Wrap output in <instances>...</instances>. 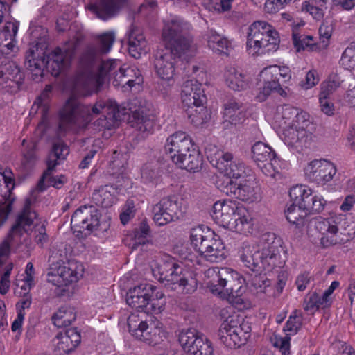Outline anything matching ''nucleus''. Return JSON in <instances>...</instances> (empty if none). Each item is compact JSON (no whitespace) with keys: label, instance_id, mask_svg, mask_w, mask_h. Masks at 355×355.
<instances>
[{"label":"nucleus","instance_id":"nucleus-1","mask_svg":"<svg viewBox=\"0 0 355 355\" xmlns=\"http://www.w3.org/2000/svg\"><path fill=\"white\" fill-rule=\"evenodd\" d=\"M263 247L259 250L257 246L245 245L241 251V259L251 270L261 272L278 266L282 241L273 232L262 235Z\"/></svg>","mask_w":355,"mask_h":355},{"label":"nucleus","instance_id":"nucleus-2","mask_svg":"<svg viewBox=\"0 0 355 355\" xmlns=\"http://www.w3.org/2000/svg\"><path fill=\"white\" fill-rule=\"evenodd\" d=\"M206 275L209 279L207 285L212 293L232 303L243 304L245 279L239 273L228 268H216L208 269Z\"/></svg>","mask_w":355,"mask_h":355},{"label":"nucleus","instance_id":"nucleus-3","mask_svg":"<svg viewBox=\"0 0 355 355\" xmlns=\"http://www.w3.org/2000/svg\"><path fill=\"white\" fill-rule=\"evenodd\" d=\"M185 26L182 20L175 17L166 21L162 30L165 47L162 51L179 62H188L196 50L192 37L184 33Z\"/></svg>","mask_w":355,"mask_h":355},{"label":"nucleus","instance_id":"nucleus-4","mask_svg":"<svg viewBox=\"0 0 355 355\" xmlns=\"http://www.w3.org/2000/svg\"><path fill=\"white\" fill-rule=\"evenodd\" d=\"M245 209L233 200L217 201L212 207L211 217L216 223L237 232L250 229V221L245 215Z\"/></svg>","mask_w":355,"mask_h":355},{"label":"nucleus","instance_id":"nucleus-5","mask_svg":"<svg viewBox=\"0 0 355 355\" xmlns=\"http://www.w3.org/2000/svg\"><path fill=\"white\" fill-rule=\"evenodd\" d=\"M144 313H132L127 319L129 332L136 339L149 345H156L163 340L164 334L162 323L152 317L144 320Z\"/></svg>","mask_w":355,"mask_h":355},{"label":"nucleus","instance_id":"nucleus-6","mask_svg":"<svg viewBox=\"0 0 355 355\" xmlns=\"http://www.w3.org/2000/svg\"><path fill=\"white\" fill-rule=\"evenodd\" d=\"M105 109L106 107L101 102H97L93 106L85 105L71 97L60 112L58 130L64 131L67 125L75 123L79 119L90 121L93 115L99 114Z\"/></svg>","mask_w":355,"mask_h":355},{"label":"nucleus","instance_id":"nucleus-7","mask_svg":"<svg viewBox=\"0 0 355 355\" xmlns=\"http://www.w3.org/2000/svg\"><path fill=\"white\" fill-rule=\"evenodd\" d=\"M105 109L106 107L101 102H97L93 106L85 105L71 97L60 112L58 130L64 131L67 125L75 123L79 119L90 121L93 115L99 114Z\"/></svg>","mask_w":355,"mask_h":355},{"label":"nucleus","instance_id":"nucleus-8","mask_svg":"<svg viewBox=\"0 0 355 355\" xmlns=\"http://www.w3.org/2000/svg\"><path fill=\"white\" fill-rule=\"evenodd\" d=\"M153 220L159 226L178 220L185 212L183 200L177 196L163 198L153 207Z\"/></svg>","mask_w":355,"mask_h":355},{"label":"nucleus","instance_id":"nucleus-9","mask_svg":"<svg viewBox=\"0 0 355 355\" xmlns=\"http://www.w3.org/2000/svg\"><path fill=\"white\" fill-rule=\"evenodd\" d=\"M119 65L120 61L119 60L103 61L99 67L97 78H94L89 75L79 76L75 83L76 89L81 95H90L96 85H102L107 78L110 79L112 77Z\"/></svg>","mask_w":355,"mask_h":355},{"label":"nucleus","instance_id":"nucleus-10","mask_svg":"<svg viewBox=\"0 0 355 355\" xmlns=\"http://www.w3.org/2000/svg\"><path fill=\"white\" fill-rule=\"evenodd\" d=\"M183 350L189 355H213L211 342L195 329H183L178 335Z\"/></svg>","mask_w":355,"mask_h":355},{"label":"nucleus","instance_id":"nucleus-11","mask_svg":"<svg viewBox=\"0 0 355 355\" xmlns=\"http://www.w3.org/2000/svg\"><path fill=\"white\" fill-rule=\"evenodd\" d=\"M100 211L94 205H85L78 208L72 215L71 228L74 232L83 233L87 230L89 234L97 230L100 226Z\"/></svg>","mask_w":355,"mask_h":355},{"label":"nucleus","instance_id":"nucleus-12","mask_svg":"<svg viewBox=\"0 0 355 355\" xmlns=\"http://www.w3.org/2000/svg\"><path fill=\"white\" fill-rule=\"evenodd\" d=\"M293 202L308 214L319 213L324 209L325 201L321 198L312 195L311 189L302 186L293 187L289 191Z\"/></svg>","mask_w":355,"mask_h":355},{"label":"nucleus","instance_id":"nucleus-13","mask_svg":"<svg viewBox=\"0 0 355 355\" xmlns=\"http://www.w3.org/2000/svg\"><path fill=\"white\" fill-rule=\"evenodd\" d=\"M77 266L73 263H69L68 266L60 265L58 261L52 263L47 273L48 282L58 287H62L78 281L82 276L80 272H78Z\"/></svg>","mask_w":355,"mask_h":355},{"label":"nucleus","instance_id":"nucleus-14","mask_svg":"<svg viewBox=\"0 0 355 355\" xmlns=\"http://www.w3.org/2000/svg\"><path fill=\"white\" fill-rule=\"evenodd\" d=\"M67 46L64 49L59 47L47 55L45 58L46 70L55 77L60 75L61 71L64 69L69 63V60L75 53L76 46L73 42H68Z\"/></svg>","mask_w":355,"mask_h":355},{"label":"nucleus","instance_id":"nucleus-15","mask_svg":"<svg viewBox=\"0 0 355 355\" xmlns=\"http://www.w3.org/2000/svg\"><path fill=\"white\" fill-rule=\"evenodd\" d=\"M37 214L31 210L30 206L26 205L22 212L18 216L15 224L12 227L7 239L0 245V257L6 255L10 251V243L16 236L20 237L24 232H26V227H30Z\"/></svg>","mask_w":355,"mask_h":355},{"label":"nucleus","instance_id":"nucleus-16","mask_svg":"<svg viewBox=\"0 0 355 355\" xmlns=\"http://www.w3.org/2000/svg\"><path fill=\"white\" fill-rule=\"evenodd\" d=\"M308 180L318 184H325L333 179L336 173L335 165L326 159H315L305 168Z\"/></svg>","mask_w":355,"mask_h":355},{"label":"nucleus","instance_id":"nucleus-17","mask_svg":"<svg viewBox=\"0 0 355 355\" xmlns=\"http://www.w3.org/2000/svg\"><path fill=\"white\" fill-rule=\"evenodd\" d=\"M216 168L225 178H239L245 173V168L243 162L234 159L233 155L230 153H225L217 150L215 153Z\"/></svg>","mask_w":355,"mask_h":355},{"label":"nucleus","instance_id":"nucleus-18","mask_svg":"<svg viewBox=\"0 0 355 355\" xmlns=\"http://www.w3.org/2000/svg\"><path fill=\"white\" fill-rule=\"evenodd\" d=\"M42 42H37L35 46L30 47L25 55L24 65L31 71L32 79L35 82H40L44 76V70L46 68L45 56Z\"/></svg>","mask_w":355,"mask_h":355},{"label":"nucleus","instance_id":"nucleus-19","mask_svg":"<svg viewBox=\"0 0 355 355\" xmlns=\"http://www.w3.org/2000/svg\"><path fill=\"white\" fill-rule=\"evenodd\" d=\"M23 75L13 61L1 62L0 64V89L12 92L19 88Z\"/></svg>","mask_w":355,"mask_h":355},{"label":"nucleus","instance_id":"nucleus-20","mask_svg":"<svg viewBox=\"0 0 355 355\" xmlns=\"http://www.w3.org/2000/svg\"><path fill=\"white\" fill-rule=\"evenodd\" d=\"M220 236L205 225H199L191 230L190 239L193 248L201 257H204L209 247Z\"/></svg>","mask_w":355,"mask_h":355},{"label":"nucleus","instance_id":"nucleus-21","mask_svg":"<svg viewBox=\"0 0 355 355\" xmlns=\"http://www.w3.org/2000/svg\"><path fill=\"white\" fill-rule=\"evenodd\" d=\"M81 336L76 328H70L65 331L60 332L55 337L54 342L55 355H66L73 352L80 344Z\"/></svg>","mask_w":355,"mask_h":355},{"label":"nucleus","instance_id":"nucleus-22","mask_svg":"<svg viewBox=\"0 0 355 355\" xmlns=\"http://www.w3.org/2000/svg\"><path fill=\"white\" fill-rule=\"evenodd\" d=\"M234 322L228 319V317L221 324L218 329V336L226 347L235 349L244 345V338H241V331L236 326Z\"/></svg>","mask_w":355,"mask_h":355},{"label":"nucleus","instance_id":"nucleus-23","mask_svg":"<svg viewBox=\"0 0 355 355\" xmlns=\"http://www.w3.org/2000/svg\"><path fill=\"white\" fill-rule=\"evenodd\" d=\"M157 270L159 274V280L166 282V286H170L172 283L177 281L178 277L183 272V269L178 261L169 255H164L158 264Z\"/></svg>","mask_w":355,"mask_h":355},{"label":"nucleus","instance_id":"nucleus-24","mask_svg":"<svg viewBox=\"0 0 355 355\" xmlns=\"http://www.w3.org/2000/svg\"><path fill=\"white\" fill-rule=\"evenodd\" d=\"M252 158L261 169L263 173L268 175L270 173V168L272 167L271 161L275 158V151L266 144L256 142L251 148Z\"/></svg>","mask_w":355,"mask_h":355},{"label":"nucleus","instance_id":"nucleus-25","mask_svg":"<svg viewBox=\"0 0 355 355\" xmlns=\"http://www.w3.org/2000/svg\"><path fill=\"white\" fill-rule=\"evenodd\" d=\"M194 146L192 139L185 132L178 131L168 137L165 150L171 159H174L177 154L186 152Z\"/></svg>","mask_w":355,"mask_h":355},{"label":"nucleus","instance_id":"nucleus-26","mask_svg":"<svg viewBox=\"0 0 355 355\" xmlns=\"http://www.w3.org/2000/svg\"><path fill=\"white\" fill-rule=\"evenodd\" d=\"M150 286L147 284H141L133 288H130L126 294L127 304L139 312L147 313L146 309L148 305V296Z\"/></svg>","mask_w":355,"mask_h":355},{"label":"nucleus","instance_id":"nucleus-27","mask_svg":"<svg viewBox=\"0 0 355 355\" xmlns=\"http://www.w3.org/2000/svg\"><path fill=\"white\" fill-rule=\"evenodd\" d=\"M178 62V60L162 50L158 51L155 55L154 60L155 72L160 78L169 80L175 75V67Z\"/></svg>","mask_w":355,"mask_h":355},{"label":"nucleus","instance_id":"nucleus-28","mask_svg":"<svg viewBox=\"0 0 355 355\" xmlns=\"http://www.w3.org/2000/svg\"><path fill=\"white\" fill-rule=\"evenodd\" d=\"M182 100L184 106L205 105L207 97L201 85L197 81L189 80L185 82L182 90Z\"/></svg>","mask_w":355,"mask_h":355},{"label":"nucleus","instance_id":"nucleus-29","mask_svg":"<svg viewBox=\"0 0 355 355\" xmlns=\"http://www.w3.org/2000/svg\"><path fill=\"white\" fill-rule=\"evenodd\" d=\"M128 0H100L97 3L89 6V9L96 16L106 20L115 16L125 6Z\"/></svg>","mask_w":355,"mask_h":355},{"label":"nucleus","instance_id":"nucleus-30","mask_svg":"<svg viewBox=\"0 0 355 355\" xmlns=\"http://www.w3.org/2000/svg\"><path fill=\"white\" fill-rule=\"evenodd\" d=\"M270 31V25L266 21H255L249 26L246 45L250 53H257V46L261 43L265 33Z\"/></svg>","mask_w":355,"mask_h":355},{"label":"nucleus","instance_id":"nucleus-31","mask_svg":"<svg viewBox=\"0 0 355 355\" xmlns=\"http://www.w3.org/2000/svg\"><path fill=\"white\" fill-rule=\"evenodd\" d=\"M284 141L286 144L293 147H303L312 140V133L308 130H300L295 126L283 128Z\"/></svg>","mask_w":355,"mask_h":355},{"label":"nucleus","instance_id":"nucleus-32","mask_svg":"<svg viewBox=\"0 0 355 355\" xmlns=\"http://www.w3.org/2000/svg\"><path fill=\"white\" fill-rule=\"evenodd\" d=\"M334 226L336 227L337 230L332 233L330 238L324 237L320 239V243L324 248L345 243L352 239L355 232L353 228H347L349 225H346L347 222H340L336 224L334 222Z\"/></svg>","mask_w":355,"mask_h":355},{"label":"nucleus","instance_id":"nucleus-33","mask_svg":"<svg viewBox=\"0 0 355 355\" xmlns=\"http://www.w3.org/2000/svg\"><path fill=\"white\" fill-rule=\"evenodd\" d=\"M46 164L47 169L43 173L37 185L40 191H43L49 187L60 189L67 182V178L63 175L60 176H53L51 175L52 171L58 164L56 160H47Z\"/></svg>","mask_w":355,"mask_h":355},{"label":"nucleus","instance_id":"nucleus-34","mask_svg":"<svg viewBox=\"0 0 355 355\" xmlns=\"http://www.w3.org/2000/svg\"><path fill=\"white\" fill-rule=\"evenodd\" d=\"M3 179L8 189L6 193L2 196L1 199L0 200V227L8 219V217L12 211V204L15 200V197L12 195L11 191L15 187L14 176Z\"/></svg>","mask_w":355,"mask_h":355},{"label":"nucleus","instance_id":"nucleus-35","mask_svg":"<svg viewBox=\"0 0 355 355\" xmlns=\"http://www.w3.org/2000/svg\"><path fill=\"white\" fill-rule=\"evenodd\" d=\"M150 291L148 293V305L146 309L147 313L158 314L162 313L165 309L166 298L164 293L157 289V287L150 285Z\"/></svg>","mask_w":355,"mask_h":355},{"label":"nucleus","instance_id":"nucleus-36","mask_svg":"<svg viewBox=\"0 0 355 355\" xmlns=\"http://www.w3.org/2000/svg\"><path fill=\"white\" fill-rule=\"evenodd\" d=\"M127 114L126 108L119 109V107L113 108L112 112L108 113L107 116H103L98 119L94 123V125L98 130H111L116 126L118 121H121L122 116Z\"/></svg>","mask_w":355,"mask_h":355},{"label":"nucleus","instance_id":"nucleus-37","mask_svg":"<svg viewBox=\"0 0 355 355\" xmlns=\"http://www.w3.org/2000/svg\"><path fill=\"white\" fill-rule=\"evenodd\" d=\"M207 40L208 47L214 53L218 55H229L230 42L226 37L214 30H210L207 34Z\"/></svg>","mask_w":355,"mask_h":355},{"label":"nucleus","instance_id":"nucleus-38","mask_svg":"<svg viewBox=\"0 0 355 355\" xmlns=\"http://www.w3.org/2000/svg\"><path fill=\"white\" fill-rule=\"evenodd\" d=\"M297 115V108L289 105H284L277 107L275 115V123L280 128H285L293 125L295 116Z\"/></svg>","mask_w":355,"mask_h":355},{"label":"nucleus","instance_id":"nucleus-39","mask_svg":"<svg viewBox=\"0 0 355 355\" xmlns=\"http://www.w3.org/2000/svg\"><path fill=\"white\" fill-rule=\"evenodd\" d=\"M185 112L191 123L198 127L206 123L210 114L205 105L186 106Z\"/></svg>","mask_w":355,"mask_h":355},{"label":"nucleus","instance_id":"nucleus-40","mask_svg":"<svg viewBox=\"0 0 355 355\" xmlns=\"http://www.w3.org/2000/svg\"><path fill=\"white\" fill-rule=\"evenodd\" d=\"M170 286L172 290L191 294L197 289L198 282L196 279L189 272H182L177 281L172 283Z\"/></svg>","mask_w":355,"mask_h":355},{"label":"nucleus","instance_id":"nucleus-41","mask_svg":"<svg viewBox=\"0 0 355 355\" xmlns=\"http://www.w3.org/2000/svg\"><path fill=\"white\" fill-rule=\"evenodd\" d=\"M259 190L255 183L245 180L239 184L236 198L242 201L254 202L259 198Z\"/></svg>","mask_w":355,"mask_h":355},{"label":"nucleus","instance_id":"nucleus-42","mask_svg":"<svg viewBox=\"0 0 355 355\" xmlns=\"http://www.w3.org/2000/svg\"><path fill=\"white\" fill-rule=\"evenodd\" d=\"M241 103L235 99H230L224 106V117L231 124H237L244 119V114L241 111Z\"/></svg>","mask_w":355,"mask_h":355},{"label":"nucleus","instance_id":"nucleus-43","mask_svg":"<svg viewBox=\"0 0 355 355\" xmlns=\"http://www.w3.org/2000/svg\"><path fill=\"white\" fill-rule=\"evenodd\" d=\"M279 37L278 32L270 26V33H265L263 40L260 45L257 46V53H266L271 51H276L279 44Z\"/></svg>","mask_w":355,"mask_h":355},{"label":"nucleus","instance_id":"nucleus-44","mask_svg":"<svg viewBox=\"0 0 355 355\" xmlns=\"http://www.w3.org/2000/svg\"><path fill=\"white\" fill-rule=\"evenodd\" d=\"M226 257V250L225 245L220 237L216 238V240L210 245L203 257L206 261L211 263H218Z\"/></svg>","mask_w":355,"mask_h":355},{"label":"nucleus","instance_id":"nucleus-45","mask_svg":"<svg viewBox=\"0 0 355 355\" xmlns=\"http://www.w3.org/2000/svg\"><path fill=\"white\" fill-rule=\"evenodd\" d=\"M146 42L141 34L137 33L132 29L128 35V51L130 55L135 58H140L141 51L144 49Z\"/></svg>","mask_w":355,"mask_h":355},{"label":"nucleus","instance_id":"nucleus-46","mask_svg":"<svg viewBox=\"0 0 355 355\" xmlns=\"http://www.w3.org/2000/svg\"><path fill=\"white\" fill-rule=\"evenodd\" d=\"M286 218L288 221L300 228L306 224L307 214L302 209L297 206L295 202L288 207L285 210Z\"/></svg>","mask_w":355,"mask_h":355},{"label":"nucleus","instance_id":"nucleus-47","mask_svg":"<svg viewBox=\"0 0 355 355\" xmlns=\"http://www.w3.org/2000/svg\"><path fill=\"white\" fill-rule=\"evenodd\" d=\"M109 189L108 185H105L94 191L92 200L97 206L105 208L112 206L115 197Z\"/></svg>","mask_w":355,"mask_h":355},{"label":"nucleus","instance_id":"nucleus-48","mask_svg":"<svg viewBox=\"0 0 355 355\" xmlns=\"http://www.w3.org/2000/svg\"><path fill=\"white\" fill-rule=\"evenodd\" d=\"M76 318V313L71 308L62 306L53 314L52 320L58 328L66 327Z\"/></svg>","mask_w":355,"mask_h":355},{"label":"nucleus","instance_id":"nucleus-49","mask_svg":"<svg viewBox=\"0 0 355 355\" xmlns=\"http://www.w3.org/2000/svg\"><path fill=\"white\" fill-rule=\"evenodd\" d=\"M225 76L227 85L234 91L245 89L248 86V83L245 80L243 75L235 68L228 69Z\"/></svg>","mask_w":355,"mask_h":355},{"label":"nucleus","instance_id":"nucleus-50","mask_svg":"<svg viewBox=\"0 0 355 355\" xmlns=\"http://www.w3.org/2000/svg\"><path fill=\"white\" fill-rule=\"evenodd\" d=\"M190 152L191 153L188 155L187 159L179 167L196 173L202 168V156L196 145L191 148Z\"/></svg>","mask_w":355,"mask_h":355},{"label":"nucleus","instance_id":"nucleus-51","mask_svg":"<svg viewBox=\"0 0 355 355\" xmlns=\"http://www.w3.org/2000/svg\"><path fill=\"white\" fill-rule=\"evenodd\" d=\"M150 233V227L148 223L143 220L140 223L139 227L134 229L130 234L133 241L132 250H136L139 245H144L148 243L147 236Z\"/></svg>","mask_w":355,"mask_h":355},{"label":"nucleus","instance_id":"nucleus-52","mask_svg":"<svg viewBox=\"0 0 355 355\" xmlns=\"http://www.w3.org/2000/svg\"><path fill=\"white\" fill-rule=\"evenodd\" d=\"M311 225H313L315 228L322 234L321 238H330L332 233L337 230L334 224L331 223L328 220L322 218H314L310 221Z\"/></svg>","mask_w":355,"mask_h":355},{"label":"nucleus","instance_id":"nucleus-53","mask_svg":"<svg viewBox=\"0 0 355 355\" xmlns=\"http://www.w3.org/2000/svg\"><path fill=\"white\" fill-rule=\"evenodd\" d=\"M132 116L134 121H132V126L135 127L137 130L145 132L152 128V121L142 112H140L139 110L135 111Z\"/></svg>","mask_w":355,"mask_h":355},{"label":"nucleus","instance_id":"nucleus-54","mask_svg":"<svg viewBox=\"0 0 355 355\" xmlns=\"http://www.w3.org/2000/svg\"><path fill=\"white\" fill-rule=\"evenodd\" d=\"M217 187L220 191L227 196L236 198L239 184L230 178H224L217 182Z\"/></svg>","mask_w":355,"mask_h":355},{"label":"nucleus","instance_id":"nucleus-55","mask_svg":"<svg viewBox=\"0 0 355 355\" xmlns=\"http://www.w3.org/2000/svg\"><path fill=\"white\" fill-rule=\"evenodd\" d=\"M342 80L338 75L335 73L329 75L327 80L321 84L320 94L329 96L340 86Z\"/></svg>","mask_w":355,"mask_h":355},{"label":"nucleus","instance_id":"nucleus-56","mask_svg":"<svg viewBox=\"0 0 355 355\" xmlns=\"http://www.w3.org/2000/svg\"><path fill=\"white\" fill-rule=\"evenodd\" d=\"M302 326V318L300 312L295 310L290 315L288 321L284 327V331H289V335L295 334Z\"/></svg>","mask_w":355,"mask_h":355},{"label":"nucleus","instance_id":"nucleus-57","mask_svg":"<svg viewBox=\"0 0 355 355\" xmlns=\"http://www.w3.org/2000/svg\"><path fill=\"white\" fill-rule=\"evenodd\" d=\"M68 146L62 141H55L53 144L52 150L48 160L64 159L69 154Z\"/></svg>","mask_w":355,"mask_h":355},{"label":"nucleus","instance_id":"nucleus-58","mask_svg":"<svg viewBox=\"0 0 355 355\" xmlns=\"http://www.w3.org/2000/svg\"><path fill=\"white\" fill-rule=\"evenodd\" d=\"M140 76L141 73L138 69L131 67L124 68L125 85L131 88L136 84H139L141 81Z\"/></svg>","mask_w":355,"mask_h":355},{"label":"nucleus","instance_id":"nucleus-59","mask_svg":"<svg viewBox=\"0 0 355 355\" xmlns=\"http://www.w3.org/2000/svg\"><path fill=\"white\" fill-rule=\"evenodd\" d=\"M276 87H277V85L275 83V80H266L263 87L259 89L256 95L257 100L259 102L265 101L271 92H274Z\"/></svg>","mask_w":355,"mask_h":355},{"label":"nucleus","instance_id":"nucleus-60","mask_svg":"<svg viewBox=\"0 0 355 355\" xmlns=\"http://www.w3.org/2000/svg\"><path fill=\"white\" fill-rule=\"evenodd\" d=\"M97 57V51L94 47H88L80 58V64L86 69H89Z\"/></svg>","mask_w":355,"mask_h":355},{"label":"nucleus","instance_id":"nucleus-61","mask_svg":"<svg viewBox=\"0 0 355 355\" xmlns=\"http://www.w3.org/2000/svg\"><path fill=\"white\" fill-rule=\"evenodd\" d=\"M115 40L114 32H107L99 36L98 41L100 50L102 53H106L110 51Z\"/></svg>","mask_w":355,"mask_h":355},{"label":"nucleus","instance_id":"nucleus-62","mask_svg":"<svg viewBox=\"0 0 355 355\" xmlns=\"http://www.w3.org/2000/svg\"><path fill=\"white\" fill-rule=\"evenodd\" d=\"M309 115L307 112L300 111L297 109V115L295 116L292 126L296 127L300 130H307L310 125L311 122L309 120Z\"/></svg>","mask_w":355,"mask_h":355},{"label":"nucleus","instance_id":"nucleus-63","mask_svg":"<svg viewBox=\"0 0 355 355\" xmlns=\"http://www.w3.org/2000/svg\"><path fill=\"white\" fill-rule=\"evenodd\" d=\"M327 302L328 301L326 299H324L323 295L320 297L316 293H313L310 296L309 300L307 302L306 306L304 307V309H318L322 306H325Z\"/></svg>","mask_w":355,"mask_h":355},{"label":"nucleus","instance_id":"nucleus-64","mask_svg":"<svg viewBox=\"0 0 355 355\" xmlns=\"http://www.w3.org/2000/svg\"><path fill=\"white\" fill-rule=\"evenodd\" d=\"M228 319L231 320V322H234V326H236L238 327V329H241L242 334H241V338H244V344L245 343L248 338L249 337L248 334L251 331V327L248 325V323L242 322L241 323V318L239 315H229ZM243 320V318H241Z\"/></svg>","mask_w":355,"mask_h":355}]
</instances>
